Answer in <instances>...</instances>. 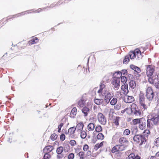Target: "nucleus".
<instances>
[{
  "label": "nucleus",
  "mask_w": 159,
  "mask_h": 159,
  "mask_svg": "<svg viewBox=\"0 0 159 159\" xmlns=\"http://www.w3.org/2000/svg\"><path fill=\"white\" fill-rule=\"evenodd\" d=\"M133 131L132 133H133V132H135V135L133 137V140L134 141L138 143H139L140 141L141 142L139 144L140 146L142 145L143 144H145L146 141V139L145 138V136L143 135L140 134H136V133L138 131V128L137 127H134L132 129Z\"/></svg>",
  "instance_id": "nucleus-1"
},
{
  "label": "nucleus",
  "mask_w": 159,
  "mask_h": 159,
  "mask_svg": "<svg viewBox=\"0 0 159 159\" xmlns=\"http://www.w3.org/2000/svg\"><path fill=\"white\" fill-rule=\"evenodd\" d=\"M113 78H114V80L112 81L111 83L114 86L115 88L116 89V90H118L120 86V77L119 76H116L114 74L113 75Z\"/></svg>",
  "instance_id": "nucleus-2"
},
{
  "label": "nucleus",
  "mask_w": 159,
  "mask_h": 159,
  "mask_svg": "<svg viewBox=\"0 0 159 159\" xmlns=\"http://www.w3.org/2000/svg\"><path fill=\"white\" fill-rule=\"evenodd\" d=\"M146 96L149 101L152 100L154 97V93L151 87H148L146 90Z\"/></svg>",
  "instance_id": "nucleus-3"
},
{
  "label": "nucleus",
  "mask_w": 159,
  "mask_h": 159,
  "mask_svg": "<svg viewBox=\"0 0 159 159\" xmlns=\"http://www.w3.org/2000/svg\"><path fill=\"white\" fill-rule=\"evenodd\" d=\"M99 122L102 125H105L107 122L105 116L102 113H99L98 115Z\"/></svg>",
  "instance_id": "nucleus-4"
},
{
  "label": "nucleus",
  "mask_w": 159,
  "mask_h": 159,
  "mask_svg": "<svg viewBox=\"0 0 159 159\" xmlns=\"http://www.w3.org/2000/svg\"><path fill=\"white\" fill-rule=\"evenodd\" d=\"M146 74L148 76H152L153 75L154 70L151 65L146 66Z\"/></svg>",
  "instance_id": "nucleus-5"
},
{
  "label": "nucleus",
  "mask_w": 159,
  "mask_h": 159,
  "mask_svg": "<svg viewBox=\"0 0 159 159\" xmlns=\"http://www.w3.org/2000/svg\"><path fill=\"white\" fill-rule=\"evenodd\" d=\"M134 106H132L131 108V112L135 115L139 116L141 114V112L140 110L138 109V107L136 105H134Z\"/></svg>",
  "instance_id": "nucleus-6"
},
{
  "label": "nucleus",
  "mask_w": 159,
  "mask_h": 159,
  "mask_svg": "<svg viewBox=\"0 0 159 159\" xmlns=\"http://www.w3.org/2000/svg\"><path fill=\"white\" fill-rule=\"evenodd\" d=\"M139 127L140 129L143 130L145 128L146 122L145 118L142 117L141 118V120L139 123Z\"/></svg>",
  "instance_id": "nucleus-7"
},
{
  "label": "nucleus",
  "mask_w": 159,
  "mask_h": 159,
  "mask_svg": "<svg viewBox=\"0 0 159 159\" xmlns=\"http://www.w3.org/2000/svg\"><path fill=\"white\" fill-rule=\"evenodd\" d=\"M152 121L153 122L154 125H157L159 121V115L155 114L152 115V117L151 118Z\"/></svg>",
  "instance_id": "nucleus-8"
},
{
  "label": "nucleus",
  "mask_w": 159,
  "mask_h": 159,
  "mask_svg": "<svg viewBox=\"0 0 159 159\" xmlns=\"http://www.w3.org/2000/svg\"><path fill=\"white\" fill-rule=\"evenodd\" d=\"M112 97L113 96L111 93L107 92V93L106 94L105 96L104 101L107 104L109 103Z\"/></svg>",
  "instance_id": "nucleus-9"
},
{
  "label": "nucleus",
  "mask_w": 159,
  "mask_h": 159,
  "mask_svg": "<svg viewBox=\"0 0 159 159\" xmlns=\"http://www.w3.org/2000/svg\"><path fill=\"white\" fill-rule=\"evenodd\" d=\"M127 99L124 98L125 102L126 103H130L133 102L134 101V99L133 97L130 96H127Z\"/></svg>",
  "instance_id": "nucleus-10"
},
{
  "label": "nucleus",
  "mask_w": 159,
  "mask_h": 159,
  "mask_svg": "<svg viewBox=\"0 0 159 159\" xmlns=\"http://www.w3.org/2000/svg\"><path fill=\"white\" fill-rule=\"evenodd\" d=\"M54 149L53 147L51 145H48L45 147L43 150V152H45L49 153Z\"/></svg>",
  "instance_id": "nucleus-11"
},
{
  "label": "nucleus",
  "mask_w": 159,
  "mask_h": 159,
  "mask_svg": "<svg viewBox=\"0 0 159 159\" xmlns=\"http://www.w3.org/2000/svg\"><path fill=\"white\" fill-rule=\"evenodd\" d=\"M25 11L23 12H21L20 13H19L16 14L15 15H14L12 16H9L8 17V18L7 19V20H9L10 19H11V18H13L16 17H18L20 16H22L24 15L25 14V12H26L28 11Z\"/></svg>",
  "instance_id": "nucleus-12"
},
{
  "label": "nucleus",
  "mask_w": 159,
  "mask_h": 159,
  "mask_svg": "<svg viewBox=\"0 0 159 159\" xmlns=\"http://www.w3.org/2000/svg\"><path fill=\"white\" fill-rule=\"evenodd\" d=\"M119 142L121 144L124 145L129 143L128 140L124 137L120 138L119 139Z\"/></svg>",
  "instance_id": "nucleus-13"
},
{
  "label": "nucleus",
  "mask_w": 159,
  "mask_h": 159,
  "mask_svg": "<svg viewBox=\"0 0 159 159\" xmlns=\"http://www.w3.org/2000/svg\"><path fill=\"white\" fill-rule=\"evenodd\" d=\"M127 146V145L123 144L116 145L118 151H122L125 150Z\"/></svg>",
  "instance_id": "nucleus-14"
},
{
  "label": "nucleus",
  "mask_w": 159,
  "mask_h": 159,
  "mask_svg": "<svg viewBox=\"0 0 159 159\" xmlns=\"http://www.w3.org/2000/svg\"><path fill=\"white\" fill-rule=\"evenodd\" d=\"M141 72V70L140 68L137 66L134 70V75L136 77H139L140 76V75L139 74Z\"/></svg>",
  "instance_id": "nucleus-15"
},
{
  "label": "nucleus",
  "mask_w": 159,
  "mask_h": 159,
  "mask_svg": "<svg viewBox=\"0 0 159 159\" xmlns=\"http://www.w3.org/2000/svg\"><path fill=\"white\" fill-rule=\"evenodd\" d=\"M77 109L75 107H74L71 110L70 116L71 118H74L76 114Z\"/></svg>",
  "instance_id": "nucleus-16"
},
{
  "label": "nucleus",
  "mask_w": 159,
  "mask_h": 159,
  "mask_svg": "<svg viewBox=\"0 0 159 159\" xmlns=\"http://www.w3.org/2000/svg\"><path fill=\"white\" fill-rule=\"evenodd\" d=\"M84 125L83 122H80L78 124L75 128L77 129V131H81L83 130Z\"/></svg>",
  "instance_id": "nucleus-17"
},
{
  "label": "nucleus",
  "mask_w": 159,
  "mask_h": 159,
  "mask_svg": "<svg viewBox=\"0 0 159 159\" xmlns=\"http://www.w3.org/2000/svg\"><path fill=\"white\" fill-rule=\"evenodd\" d=\"M89 109L86 107H84L82 109V111L84 113V116L85 117L88 116V112H89Z\"/></svg>",
  "instance_id": "nucleus-18"
},
{
  "label": "nucleus",
  "mask_w": 159,
  "mask_h": 159,
  "mask_svg": "<svg viewBox=\"0 0 159 159\" xmlns=\"http://www.w3.org/2000/svg\"><path fill=\"white\" fill-rule=\"evenodd\" d=\"M39 41V39L37 37H35L34 38L29 41L28 42L29 44L30 45L34 44L37 43Z\"/></svg>",
  "instance_id": "nucleus-19"
},
{
  "label": "nucleus",
  "mask_w": 159,
  "mask_h": 159,
  "mask_svg": "<svg viewBox=\"0 0 159 159\" xmlns=\"http://www.w3.org/2000/svg\"><path fill=\"white\" fill-rule=\"evenodd\" d=\"M94 102L97 105H100L102 103L103 100L102 99L95 98L94 100Z\"/></svg>",
  "instance_id": "nucleus-20"
},
{
  "label": "nucleus",
  "mask_w": 159,
  "mask_h": 159,
  "mask_svg": "<svg viewBox=\"0 0 159 159\" xmlns=\"http://www.w3.org/2000/svg\"><path fill=\"white\" fill-rule=\"evenodd\" d=\"M95 128L94 124L92 123H89L88 125V129L89 131H93Z\"/></svg>",
  "instance_id": "nucleus-21"
},
{
  "label": "nucleus",
  "mask_w": 159,
  "mask_h": 159,
  "mask_svg": "<svg viewBox=\"0 0 159 159\" xmlns=\"http://www.w3.org/2000/svg\"><path fill=\"white\" fill-rule=\"evenodd\" d=\"M63 151V148L62 146L58 147L56 150V152L58 155L61 154Z\"/></svg>",
  "instance_id": "nucleus-22"
},
{
  "label": "nucleus",
  "mask_w": 159,
  "mask_h": 159,
  "mask_svg": "<svg viewBox=\"0 0 159 159\" xmlns=\"http://www.w3.org/2000/svg\"><path fill=\"white\" fill-rule=\"evenodd\" d=\"M130 87L134 89L136 86L135 82L133 80H131L129 83Z\"/></svg>",
  "instance_id": "nucleus-23"
},
{
  "label": "nucleus",
  "mask_w": 159,
  "mask_h": 159,
  "mask_svg": "<svg viewBox=\"0 0 159 159\" xmlns=\"http://www.w3.org/2000/svg\"><path fill=\"white\" fill-rule=\"evenodd\" d=\"M119 77H120V80L121 82L123 84H126L125 83L127 80V78L125 76H122V75H120Z\"/></svg>",
  "instance_id": "nucleus-24"
},
{
  "label": "nucleus",
  "mask_w": 159,
  "mask_h": 159,
  "mask_svg": "<svg viewBox=\"0 0 159 159\" xmlns=\"http://www.w3.org/2000/svg\"><path fill=\"white\" fill-rule=\"evenodd\" d=\"M103 145V142H101L100 143H97L95 145L94 147V149L97 150L98 148Z\"/></svg>",
  "instance_id": "nucleus-25"
},
{
  "label": "nucleus",
  "mask_w": 159,
  "mask_h": 159,
  "mask_svg": "<svg viewBox=\"0 0 159 159\" xmlns=\"http://www.w3.org/2000/svg\"><path fill=\"white\" fill-rule=\"evenodd\" d=\"M76 128L74 126L70 128L68 130L69 133H70V135H71L74 134Z\"/></svg>",
  "instance_id": "nucleus-26"
},
{
  "label": "nucleus",
  "mask_w": 159,
  "mask_h": 159,
  "mask_svg": "<svg viewBox=\"0 0 159 159\" xmlns=\"http://www.w3.org/2000/svg\"><path fill=\"white\" fill-rule=\"evenodd\" d=\"M85 102L84 100L82 99L80 100L78 102V105L80 107H83L84 105Z\"/></svg>",
  "instance_id": "nucleus-27"
},
{
  "label": "nucleus",
  "mask_w": 159,
  "mask_h": 159,
  "mask_svg": "<svg viewBox=\"0 0 159 159\" xmlns=\"http://www.w3.org/2000/svg\"><path fill=\"white\" fill-rule=\"evenodd\" d=\"M136 54H135V52H130L129 54V57L131 59H133L134 58L136 57Z\"/></svg>",
  "instance_id": "nucleus-28"
},
{
  "label": "nucleus",
  "mask_w": 159,
  "mask_h": 159,
  "mask_svg": "<svg viewBox=\"0 0 159 159\" xmlns=\"http://www.w3.org/2000/svg\"><path fill=\"white\" fill-rule=\"evenodd\" d=\"M144 100V94L140 92L139 96V102H143Z\"/></svg>",
  "instance_id": "nucleus-29"
},
{
  "label": "nucleus",
  "mask_w": 159,
  "mask_h": 159,
  "mask_svg": "<svg viewBox=\"0 0 159 159\" xmlns=\"http://www.w3.org/2000/svg\"><path fill=\"white\" fill-rule=\"evenodd\" d=\"M97 138L98 139L103 140L104 138V136L102 133H100L98 134Z\"/></svg>",
  "instance_id": "nucleus-30"
},
{
  "label": "nucleus",
  "mask_w": 159,
  "mask_h": 159,
  "mask_svg": "<svg viewBox=\"0 0 159 159\" xmlns=\"http://www.w3.org/2000/svg\"><path fill=\"white\" fill-rule=\"evenodd\" d=\"M58 137L57 135L53 133L50 136V139L52 141L55 140L57 139Z\"/></svg>",
  "instance_id": "nucleus-31"
},
{
  "label": "nucleus",
  "mask_w": 159,
  "mask_h": 159,
  "mask_svg": "<svg viewBox=\"0 0 159 159\" xmlns=\"http://www.w3.org/2000/svg\"><path fill=\"white\" fill-rule=\"evenodd\" d=\"M43 152L45 153V154L43 156V159H49L51 157V155L49 154V153L46 152Z\"/></svg>",
  "instance_id": "nucleus-32"
},
{
  "label": "nucleus",
  "mask_w": 159,
  "mask_h": 159,
  "mask_svg": "<svg viewBox=\"0 0 159 159\" xmlns=\"http://www.w3.org/2000/svg\"><path fill=\"white\" fill-rule=\"evenodd\" d=\"M129 61V57L128 56H126L125 57V58L123 61L124 64H126L128 63Z\"/></svg>",
  "instance_id": "nucleus-33"
},
{
  "label": "nucleus",
  "mask_w": 159,
  "mask_h": 159,
  "mask_svg": "<svg viewBox=\"0 0 159 159\" xmlns=\"http://www.w3.org/2000/svg\"><path fill=\"white\" fill-rule=\"evenodd\" d=\"M87 136L86 133L84 131H83L81 132L80 134V137L82 139H84Z\"/></svg>",
  "instance_id": "nucleus-34"
},
{
  "label": "nucleus",
  "mask_w": 159,
  "mask_h": 159,
  "mask_svg": "<svg viewBox=\"0 0 159 159\" xmlns=\"http://www.w3.org/2000/svg\"><path fill=\"white\" fill-rule=\"evenodd\" d=\"M120 118V117L119 116H116L115 119H114V122L115 124L118 126L119 125V120Z\"/></svg>",
  "instance_id": "nucleus-35"
},
{
  "label": "nucleus",
  "mask_w": 159,
  "mask_h": 159,
  "mask_svg": "<svg viewBox=\"0 0 159 159\" xmlns=\"http://www.w3.org/2000/svg\"><path fill=\"white\" fill-rule=\"evenodd\" d=\"M156 77L157 83L155 84V86L157 88L159 89V73Z\"/></svg>",
  "instance_id": "nucleus-36"
},
{
  "label": "nucleus",
  "mask_w": 159,
  "mask_h": 159,
  "mask_svg": "<svg viewBox=\"0 0 159 159\" xmlns=\"http://www.w3.org/2000/svg\"><path fill=\"white\" fill-rule=\"evenodd\" d=\"M141 120V118H136L133 120L132 121L134 125L139 124Z\"/></svg>",
  "instance_id": "nucleus-37"
},
{
  "label": "nucleus",
  "mask_w": 159,
  "mask_h": 159,
  "mask_svg": "<svg viewBox=\"0 0 159 159\" xmlns=\"http://www.w3.org/2000/svg\"><path fill=\"white\" fill-rule=\"evenodd\" d=\"M102 130V127L101 125H98L95 128V131L97 132H101Z\"/></svg>",
  "instance_id": "nucleus-38"
},
{
  "label": "nucleus",
  "mask_w": 159,
  "mask_h": 159,
  "mask_svg": "<svg viewBox=\"0 0 159 159\" xmlns=\"http://www.w3.org/2000/svg\"><path fill=\"white\" fill-rule=\"evenodd\" d=\"M117 99L116 98H113L111 101L110 103L111 105H115L117 102Z\"/></svg>",
  "instance_id": "nucleus-39"
},
{
  "label": "nucleus",
  "mask_w": 159,
  "mask_h": 159,
  "mask_svg": "<svg viewBox=\"0 0 159 159\" xmlns=\"http://www.w3.org/2000/svg\"><path fill=\"white\" fill-rule=\"evenodd\" d=\"M152 121L151 119L148 118L147 120V127L148 128H150L151 127L152 124L151 123Z\"/></svg>",
  "instance_id": "nucleus-40"
},
{
  "label": "nucleus",
  "mask_w": 159,
  "mask_h": 159,
  "mask_svg": "<svg viewBox=\"0 0 159 159\" xmlns=\"http://www.w3.org/2000/svg\"><path fill=\"white\" fill-rule=\"evenodd\" d=\"M128 69L125 70V69H123L121 70V75H127L128 73Z\"/></svg>",
  "instance_id": "nucleus-41"
},
{
  "label": "nucleus",
  "mask_w": 159,
  "mask_h": 159,
  "mask_svg": "<svg viewBox=\"0 0 159 159\" xmlns=\"http://www.w3.org/2000/svg\"><path fill=\"white\" fill-rule=\"evenodd\" d=\"M77 155H78L79 157H80V158H81L82 157L83 159H84V152H80L77 154Z\"/></svg>",
  "instance_id": "nucleus-42"
},
{
  "label": "nucleus",
  "mask_w": 159,
  "mask_h": 159,
  "mask_svg": "<svg viewBox=\"0 0 159 159\" xmlns=\"http://www.w3.org/2000/svg\"><path fill=\"white\" fill-rule=\"evenodd\" d=\"M117 147L116 146V145L113 147L112 148L111 152L112 153H115L116 152H118Z\"/></svg>",
  "instance_id": "nucleus-43"
},
{
  "label": "nucleus",
  "mask_w": 159,
  "mask_h": 159,
  "mask_svg": "<svg viewBox=\"0 0 159 159\" xmlns=\"http://www.w3.org/2000/svg\"><path fill=\"white\" fill-rule=\"evenodd\" d=\"M130 133V130L128 129H125L123 132V134L125 135H128Z\"/></svg>",
  "instance_id": "nucleus-44"
},
{
  "label": "nucleus",
  "mask_w": 159,
  "mask_h": 159,
  "mask_svg": "<svg viewBox=\"0 0 159 159\" xmlns=\"http://www.w3.org/2000/svg\"><path fill=\"white\" fill-rule=\"evenodd\" d=\"M154 144L156 146H159V137L155 140Z\"/></svg>",
  "instance_id": "nucleus-45"
},
{
  "label": "nucleus",
  "mask_w": 159,
  "mask_h": 159,
  "mask_svg": "<svg viewBox=\"0 0 159 159\" xmlns=\"http://www.w3.org/2000/svg\"><path fill=\"white\" fill-rule=\"evenodd\" d=\"M64 124L62 123H61L60 125L58 126V132L59 133H60L61 132V127L63 126Z\"/></svg>",
  "instance_id": "nucleus-46"
},
{
  "label": "nucleus",
  "mask_w": 159,
  "mask_h": 159,
  "mask_svg": "<svg viewBox=\"0 0 159 159\" xmlns=\"http://www.w3.org/2000/svg\"><path fill=\"white\" fill-rule=\"evenodd\" d=\"M66 139V136L64 134H62L60 135V139L61 141H63Z\"/></svg>",
  "instance_id": "nucleus-47"
},
{
  "label": "nucleus",
  "mask_w": 159,
  "mask_h": 159,
  "mask_svg": "<svg viewBox=\"0 0 159 159\" xmlns=\"http://www.w3.org/2000/svg\"><path fill=\"white\" fill-rule=\"evenodd\" d=\"M69 143L71 146H74L76 144V142L75 140H72L70 141Z\"/></svg>",
  "instance_id": "nucleus-48"
},
{
  "label": "nucleus",
  "mask_w": 159,
  "mask_h": 159,
  "mask_svg": "<svg viewBox=\"0 0 159 159\" xmlns=\"http://www.w3.org/2000/svg\"><path fill=\"white\" fill-rule=\"evenodd\" d=\"M74 157V155L73 153L70 154L68 156V159H73Z\"/></svg>",
  "instance_id": "nucleus-49"
},
{
  "label": "nucleus",
  "mask_w": 159,
  "mask_h": 159,
  "mask_svg": "<svg viewBox=\"0 0 159 159\" xmlns=\"http://www.w3.org/2000/svg\"><path fill=\"white\" fill-rule=\"evenodd\" d=\"M89 148L88 145L87 144H85L84 145L83 149L84 151H87Z\"/></svg>",
  "instance_id": "nucleus-50"
},
{
  "label": "nucleus",
  "mask_w": 159,
  "mask_h": 159,
  "mask_svg": "<svg viewBox=\"0 0 159 159\" xmlns=\"http://www.w3.org/2000/svg\"><path fill=\"white\" fill-rule=\"evenodd\" d=\"M135 154L134 153H132L128 156L129 159H134V157Z\"/></svg>",
  "instance_id": "nucleus-51"
},
{
  "label": "nucleus",
  "mask_w": 159,
  "mask_h": 159,
  "mask_svg": "<svg viewBox=\"0 0 159 159\" xmlns=\"http://www.w3.org/2000/svg\"><path fill=\"white\" fill-rule=\"evenodd\" d=\"M152 76H149V77L148 79V81L150 83L153 84H154V82L152 80Z\"/></svg>",
  "instance_id": "nucleus-52"
},
{
  "label": "nucleus",
  "mask_w": 159,
  "mask_h": 159,
  "mask_svg": "<svg viewBox=\"0 0 159 159\" xmlns=\"http://www.w3.org/2000/svg\"><path fill=\"white\" fill-rule=\"evenodd\" d=\"M128 89V85L127 84H125L122 85L121 87V90L125 89Z\"/></svg>",
  "instance_id": "nucleus-53"
},
{
  "label": "nucleus",
  "mask_w": 159,
  "mask_h": 159,
  "mask_svg": "<svg viewBox=\"0 0 159 159\" xmlns=\"http://www.w3.org/2000/svg\"><path fill=\"white\" fill-rule=\"evenodd\" d=\"M103 83L104 82H101L100 85V88L102 90H103L105 87V85L103 84Z\"/></svg>",
  "instance_id": "nucleus-54"
},
{
  "label": "nucleus",
  "mask_w": 159,
  "mask_h": 159,
  "mask_svg": "<svg viewBox=\"0 0 159 159\" xmlns=\"http://www.w3.org/2000/svg\"><path fill=\"white\" fill-rule=\"evenodd\" d=\"M139 103L140 104V105L141 106L143 107V108L144 109H147V108L146 107V105L145 104V103H144V102H140Z\"/></svg>",
  "instance_id": "nucleus-55"
},
{
  "label": "nucleus",
  "mask_w": 159,
  "mask_h": 159,
  "mask_svg": "<svg viewBox=\"0 0 159 159\" xmlns=\"http://www.w3.org/2000/svg\"><path fill=\"white\" fill-rule=\"evenodd\" d=\"M152 80L154 82V84H155L156 83H157L156 76H154L152 75Z\"/></svg>",
  "instance_id": "nucleus-56"
},
{
  "label": "nucleus",
  "mask_w": 159,
  "mask_h": 159,
  "mask_svg": "<svg viewBox=\"0 0 159 159\" xmlns=\"http://www.w3.org/2000/svg\"><path fill=\"white\" fill-rule=\"evenodd\" d=\"M122 90L123 91L124 94L125 95L127 94L129 92L128 89H123Z\"/></svg>",
  "instance_id": "nucleus-57"
},
{
  "label": "nucleus",
  "mask_w": 159,
  "mask_h": 159,
  "mask_svg": "<svg viewBox=\"0 0 159 159\" xmlns=\"http://www.w3.org/2000/svg\"><path fill=\"white\" fill-rule=\"evenodd\" d=\"M127 75V76H128L129 80H132V79H133L134 78L133 76L130 74H129L128 73Z\"/></svg>",
  "instance_id": "nucleus-58"
},
{
  "label": "nucleus",
  "mask_w": 159,
  "mask_h": 159,
  "mask_svg": "<svg viewBox=\"0 0 159 159\" xmlns=\"http://www.w3.org/2000/svg\"><path fill=\"white\" fill-rule=\"evenodd\" d=\"M136 67H137L136 66H135V65H133V64L130 65V68L131 69L134 70H134H135V69L136 68Z\"/></svg>",
  "instance_id": "nucleus-59"
},
{
  "label": "nucleus",
  "mask_w": 159,
  "mask_h": 159,
  "mask_svg": "<svg viewBox=\"0 0 159 159\" xmlns=\"http://www.w3.org/2000/svg\"><path fill=\"white\" fill-rule=\"evenodd\" d=\"M143 133L146 134H149L150 133V132L149 130L148 129H145Z\"/></svg>",
  "instance_id": "nucleus-60"
},
{
  "label": "nucleus",
  "mask_w": 159,
  "mask_h": 159,
  "mask_svg": "<svg viewBox=\"0 0 159 159\" xmlns=\"http://www.w3.org/2000/svg\"><path fill=\"white\" fill-rule=\"evenodd\" d=\"M134 52H135L136 54H139L141 52L140 50L138 48L136 49L135 50Z\"/></svg>",
  "instance_id": "nucleus-61"
},
{
  "label": "nucleus",
  "mask_w": 159,
  "mask_h": 159,
  "mask_svg": "<svg viewBox=\"0 0 159 159\" xmlns=\"http://www.w3.org/2000/svg\"><path fill=\"white\" fill-rule=\"evenodd\" d=\"M116 74H117V75H121V71H116L115 72V73H114L113 75H114V74H115V75H115Z\"/></svg>",
  "instance_id": "nucleus-62"
},
{
  "label": "nucleus",
  "mask_w": 159,
  "mask_h": 159,
  "mask_svg": "<svg viewBox=\"0 0 159 159\" xmlns=\"http://www.w3.org/2000/svg\"><path fill=\"white\" fill-rule=\"evenodd\" d=\"M65 148H66V149H70V146L69 144H65Z\"/></svg>",
  "instance_id": "nucleus-63"
},
{
  "label": "nucleus",
  "mask_w": 159,
  "mask_h": 159,
  "mask_svg": "<svg viewBox=\"0 0 159 159\" xmlns=\"http://www.w3.org/2000/svg\"><path fill=\"white\" fill-rule=\"evenodd\" d=\"M140 157L137 154L135 156H134V159H140Z\"/></svg>",
  "instance_id": "nucleus-64"
}]
</instances>
